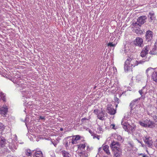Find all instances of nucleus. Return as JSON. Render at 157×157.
I'll return each instance as SVG.
<instances>
[{"instance_id": "f257e3e1", "label": "nucleus", "mask_w": 157, "mask_h": 157, "mask_svg": "<svg viewBox=\"0 0 157 157\" xmlns=\"http://www.w3.org/2000/svg\"><path fill=\"white\" fill-rule=\"evenodd\" d=\"M12 81L14 83L17 84L16 86L18 89L20 90H22V91H21V92L23 97H25L26 98H29L30 97V92L23 89L26 88V85L22 83L23 82V80L21 79L20 77H19L17 78H13Z\"/></svg>"}, {"instance_id": "f03ea898", "label": "nucleus", "mask_w": 157, "mask_h": 157, "mask_svg": "<svg viewBox=\"0 0 157 157\" xmlns=\"http://www.w3.org/2000/svg\"><path fill=\"white\" fill-rule=\"evenodd\" d=\"M144 62V61H138L136 59L128 57L125 63L124 66L125 71H128L130 70H132L133 67H134L139 64H142Z\"/></svg>"}, {"instance_id": "7ed1b4c3", "label": "nucleus", "mask_w": 157, "mask_h": 157, "mask_svg": "<svg viewBox=\"0 0 157 157\" xmlns=\"http://www.w3.org/2000/svg\"><path fill=\"white\" fill-rule=\"evenodd\" d=\"M126 115L124 116L122 119L121 124L123 126V127L125 131L127 132H133L134 131V128L129 125L127 122V117H126Z\"/></svg>"}, {"instance_id": "20e7f679", "label": "nucleus", "mask_w": 157, "mask_h": 157, "mask_svg": "<svg viewBox=\"0 0 157 157\" xmlns=\"http://www.w3.org/2000/svg\"><path fill=\"white\" fill-rule=\"evenodd\" d=\"M139 124L141 126L146 128H153L155 126L154 123L149 120L147 119L140 121Z\"/></svg>"}, {"instance_id": "39448f33", "label": "nucleus", "mask_w": 157, "mask_h": 157, "mask_svg": "<svg viewBox=\"0 0 157 157\" xmlns=\"http://www.w3.org/2000/svg\"><path fill=\"white\" fill-rule=\"evenodd\" d=\"M137 100L133 101H132L130 103V105L131 106V113H133V114L135 115L136 114H141L142 111H141V109H140L139 110H138V107H136L134 109H132V108L134 107V105H136V104Z\"/></svg>"}, {"instance_id": "423d86ee", "label": "nucleus", "mask_w": 157, "mask_h": 157, "mask_svg": "<svg viewBox=\"0 0 157 157\" xmlns=\"http://www.w3.org/2000/svg\"><path fill=\"white\" fill-rule=\"evenodd\" d=\"M113 152H120V145L119 143L117 142H113L110 145Z\"/></svg>"}, {"instance_id": "0eeeda50", "label": "nucleus", "mask_w": 157, "mask_h": 157, "mask_svg": "<svg viewBox=\"0 0 157 157\" xmlns=\"http://www.w3.org/2000/svg\"><path fill=\"white\" fill-rule=\"evenodd\" d=\"M143 140L147 145L149 147H151L153 142L151 137L148 136H146L143 138Z\"/></svg>"}, {"instance_id": "6e6552de", "label": "nucleus", "mask_w": 157, "mask_h": 157, "mask_svg": "<svg viewBox=\"0 0 157 157\" xmlns=\"http://www.w3.org/2000/svg\"><path fill=\"white\" fill-rule=\"evenodd\" d=\"M135 45L140 47L143 46V40L140 37H137L134 41Z\"/></svg>"}, {"instance_id": "1a4fd4ad", "label": "nucleus", "mask_w": 157, "mask_h": 157, "mask_svg": "<svg viewBox=\"0 0 157 157\" xmlns=\"http://www.w3.org/2000/svg\"><path fill=\"white\" fill-rule=\"evenodd\" d=\"M8 108L6 105L0 107V114L3 117H6L8 112Z\"/></svg>"}, {"instance_id": "9d476101", "label": "nucleus", "mask_w": 157, "mask_h": 157, "mask_svg": "<svg viewBox=\"0 0 157 157\" xmlns=\"http://www.w3.org/2000/svg\"><path fill=\"white\" fill-rule=\"evenodd\" d=\"M10 141V140L9 142ZM9 147L12 151H14L15 150L17 149V145L14 141H11V142H9Z\"/></svg>"}, {"instance_id": "9b49d317", "label": "nucleus", "mask_w": 157, "mask_h": 157, "mask_svg": "<svg viewBox=\"0 0 157 157\" xmlns=\"http://www.w3.org/2000/svg\"><path fill=\"white\" fill-rule=\"evenodd\" d=\"M149 49L150 46H149L145 47L141 52V56L142 57H144L147 54Z\"/></svg>"}, {"instance_id": "f8f14e48", "label": "nucleus", "mask_w": 157, "mask_h": 157, "mask_svg": "<svg viewBox=\"0 0 157 157\" xmlns=\"http://www.w3.org/2000/svg\"><path fill=\"white\" fill-rule=\"evenodd\" d=\"M147 19V17L145 16H142L139 17L137 19V24L139 25L144 24Z\"/></svg>"}, {"instance_id": "ddd939ff", "label": "nucleus", "mask_w": 157, "mask_h": 157, "mask_svg": "<svg viewBox=\"0 0 157 157\" xmlns=\"http://www.w3.org/2000/svg\"><path fill=\"white\" fill-rule=\"evenodd\" d=\"M146 37L147 41H149L151 40L153 37V33L150 30L147 31L146 33Z\"/></svg>"}, {"instance_id": "4468645a", "label": "nucleus", "mask_w": 157, "mask_h": 157, "mask_svg": "<svg viewBox=\"0 0 157 157\" xmlns=\"http://www.w3.org/2000/svg\"><path fill=\"white\" fill-rule=\"evenodd\" d=\"M72 144H75L78 143V141L80 139V136L78 135L74 136L71 137Z\"/></svg>"}, {"instance_id": "2eb2a0df", "label": "nucleus", "mask_w": 157, "mask_h": 157, "mask_svg": "<svg viewBox=\"0 0 157 157\" xmlns=\"http://www.w3.org/2000/svg\"><path fill=\"white\" fill-rule=\"evenodd\" d=\"M148 20L150 22H152L153 21H154L155 19V16L154 13L153 12L149 13L148 15Z\"/></svg>"}, {"instance_id": "dca6fc26", "label": "nucleus", "mask_w": 157, "mask_h": 157, "mask_svg": "<svg viewBox=\"0 0 157 157\" xmlns=\"http://www.w3.org/2000/svg\"><path fill=\"white\" fill-rule=\"evenodd\" d=\"M153 72H154V69L151 67L148 68L146 71V74L147 76L151 75Z\"/></svg>"}, {"instance_id": "f3484780", "label": "nucleus", "mask_w": 157, "mask_h": 157, "mask_svg": "<svg viewBox=\"0 0 157 157\" xmlns=\"http://www.w3.org/2000/svg\"><path fill=\"white\" fill-rule=\"evenodd\" d=\"M43 154L41 151L36 149L33 155V157H43Z\"/></svg>"}, {"instance_id": "a211bd4d", "label": "nucleus", "mask_w": 157, "mask_h": 157, "mask_svg": "<svg viewBox=\"0 0 157 157\" xmlns=\"http://www.w3.org/2000/svg\"><path fill=\"white\" fill-rule=\"evenodd\" d=\"M108 112L111 115H114L116 113V110L112 107L107 108Z\"/></svg>"}, {"instance_id": "6ab92c4d", "label": "nucleus", "mask_w": 157, "mask_h": 157, "mask_svg": "<svg viewBox=\"0 0 157 157\" xmlns=\"http://www.w3.org/2000/svg\"><path fill=\"white\" fill-rule=\"evenodd\" d=\"M104 113L103 111H99L98 114V117L99 119L103 120L104 119Z\"/></svg>"}, {"instance_id": "aec40b11", "label": "nucleus", "mask_w": 157, "mask_h": 157, "mask_svg": "<svg viewBox=\"0 0 157 157\" xmlns=\"http://www.w3.org/2000/svg\"><path fill=\"white\" fill-rule=\"evenodd\" d=\"M109 147L107 145H103V149L106 153L108 155H110V152L109 150Z\"/></svg>"}, {"instance_id": "412c9836", "label": "nucleus", "mask_w": 157, "mask_h": 157, "mask_svg": "<svg viewBox=\"0 0 157 157\" xmlns=\"http://www.w3.org/2000/svg\"><path fill=\"white\" fill-rule=\"evenodd\" d=\"M140 94L142 96L145 95L147 93V89L145 87H143L142 89L139 91Z\"/></svg>"}, {"instance_id": "4be33fe9", "label": "nucleus", "mask_w": 157, "mask_h": 157, "mask_svg": "<svg viewBox=\"0 0 157 157\" xmlns=\"http://www.w3.org/2000/svg\"><path fill=\"white\" fill-rule=\"evenodd\" d=\"M6 143V140L3 137H0V147H3Z\"/></svg>"}, {"instance_id": "5701e85b", "label": "nucleus", "mask_w": 157, "mask_h": 157, "mask_svg": "<svg viewBox=\"0 0 157 157\" xmlns=\"http://www.w3.org/2000/svg\"><path fill=\"white\" fill-rule=\"evenodd\" d=\"M62 154L63 157H70L71 156L70 153L65 150L62 151Z\"/></svg>"}, {"instance_id": "b1692460", "label": "nucleus", "mask_w": 157, "mask_h": 157, "mask_svg": "<svg viewBox=\"0 0 157 157\" xmlns=\"http://www.w3.org/2000/svg\"><path fill=\"white\" fill-rule=\"evenodd\" d=\"M152 78L155 82H157V72H153L152 76Z\"/></svg>"}, {"instance_id": "393cba45", "label": "nucleus", "mask_w": 157, "mask_h": 157, "mask_svg": "<svg viewBox=\"0 0 157 157\" xmlns=\"http://www.w3.org/2000/svg\"><path fill=\"white\" fill-rule=\"evenodd\" d=\"M157 49V47L154 46V48H153L152 50L149 52V54L151 55H155L157 54L156 50Z\"/></svg>"}, {"instance_id": "a878e982", "label": "nucleus", "mask_w": 157, "mask_h": 157, "mask_svg": "<svg viewBox=\"0 0 157 157\" xmlns=\"http://www.w3.org/2000/svg\"><path fill=\"white\" fill-rule=\"evenodd\" d=\"M0 97H1V98H2V100H3L4 101H5V95L2 92L0 91Z\"/></svg>"}, {"instance_id": "bb28decb", "label": "nucleus", "mask_w": 157, "mask_h": 157, "mask_svg": "<svg viewBox=\"0 0 157 157\" xmlns=\"http://www.w3.org/2000/svg\"><path fill=\"white\" fill-rule=\"evenodd\" d=\"M66 140V141L68 143L70 144L71 143L72 144V138L71 136H68L65 139Z\"/></svg>"}, {"instance_id": "cd10ccee", "label": "nucleus", "mask_w": 157, "mask_h": 157, "mask_svg": "<svg viewBox=\"0 0 157 157\" xmlns=\"http://www.w3.org/2000/svg\"><path fill=\"white\" fill-rule=\"evenodd\" d=\"M78 149H84L86 147V145L84 144H81L78 145Z\"/></svg>"}, {"instance_id": "c85d7f7f", "label": "nucleus", "mask_w": 157, "mask_h": 157, "mask_svg": "<svg viewBox=\"0 0 157 157\" xmlns=\"http://www.w3.org/2000/svg\"><path fill=\"white\" fill-rule=\"evenodd\" d=\"M25 154L27 156H31L32 154V152H31L30 149H26L25 151Z\"/></svg>"}, {"instance_id": "c756f323", "label": "nucleus", "mask_w": 157, "mask_h": 157, "mask_svg": "<svg viewBox=\"0 0 157 157\" xmlns=\"http://www.w3.org/2000/svg\"><path fill=\"white\" fill-rule=\"evenodd\" d=\"M142 135L141 134L139 133H136V140L138 141V140H139V139H142Z\"/></svg>"}, {"instance_id": "7c9ffc66", "label": "nucleus", "mask_w": 157, "mask_h": 157, "mask_svg": "<svg viewBox=\"0 0 157 157\" xmlns=\"http://www.w3.org/2000/svg\"><path fill=\"white\" fill-rule=\"evenodd\" d=\"M97 132L98 133H101L102 132V129L101 127L99 126L98 125H97Z\"/></svg>"}, {"instance_id": "2f4dec72", "label": "nucleus", "mask_w": 157, "mask_h": 157, "mask_svg": "<svg viewBox=\"0 0 157 157\" xmlns=\"http://www.w3.org/2000/svg\"><path fill=\"white\" fill-rule=\"evenodd\" d=\"M115 137L118 141H121L122 140V138L121 136L117 134H116L115 135Z\"/></svg>"}, {"instance_id": "473e14b6", "label": "nucleus", "mask_w": 157, "mask_h": 157, "mask_svg": "<svg viewBox=\"0 0 157 157\" xmlns=\"http://www.w3.org/2000/svg\"><path fill=\"white\" fill-rule=\"evenodd\" d=\"M51 142L52 144H53L55 147H56L57 144L59 142V141L58 140H51Z\"/></svg>"}, {"instance_id": "72a5a7b5", "label": "nucleus", "mask_w": 157, "mask_h": 157, "mask_svg": "<svg viewBox=\"0 0 157 157\" xmlns=\"http://www.w3.org/2000/svg\"><path fill=\"white\" fill-rule=\"evenodd\" d=\"M4 22L2 21V20H0V30H2L3 29V27L4 26Z\"/></svg>"}, {"instance_id": "f704fd0d", "label": "nucleus", "mask_w": 157, "mask_h": 157, "mask_svg": "<svg viewBox=\"0 0 157 157\" xmlns=\"http://www.w3.org/2000/svg\"><path fill=\"white\" fill-rule=\"evenodd\" d=\"M119 152H113L114 157H121Z\"/></svg>"}, {"instance_id": "c9c22d12", "label": "nucleus", "mask_w": 157, "mask_h": 157, "mask_svg": "<svg viewBox=\"0 0 157 157\" xmlns=\"http://www.w3.org/2000/svg\"><path fill=\"white\" fill-rule=\"evenodd\" d=\"M49 153L52 157H54L55 156L54 151L53 150H51L49 151Z\"/></svg>"}, {"instance_id": "e433bc0d", "label": "nucleus", "mask_w": 157, "mask_h": 157, "mask_svg": "<svg viewBox=\"0 0 157 157\" xmlns=\"http://www.w3.org/2000/svg\"><path fill=\"white\" fill-rule=\"evenodd\" d=\"M82 157H87L88 155V154L86 152H84L82 153Z\"/></svg>"}, {"instance_id": "4c0bfd02", "label": "nucleus", "mask_w": 157, "mask_h": 157, "mask_svg": "<svg viewBox=\"0 0 157 157\" xmlns=\"http://www.w3.org/2000/svg\"><path fill=\"white\" fill-rule=\"evenodd\" d=\"M89 132L91 135L92 136H93V138L94 139H95V134L93 133L92 131L90 129L89 130Z\"/></svg>"}, {"instance_id": "58836bf2", "label": "nucleus", "mask_w": 157, "mask_h": 157, "mask_svg": "<svg viewBox=\"0 0 157 157\" xmlns=\"http://www.w3.org/2000/svg\"><path fill=\"white\" fill-rule=\"evenodd\" d=\"M4 128V125L2 123L0 122V131L2 130Z\"/></svg>"}, {"instance_id": "ea45409f", "label": "nucleus", "mask_w": 157, "mask_h": 157, "mask_svg": "<svg viewBox=\"0 0 157 157\" xmlns=\"http://www.w3.org/2000/svg\"><path fill=\"white\" fill-rule=\"evenodd\" d=\"M116 44H113L112 43L109 42L108 43V45L109 46L114 47H115Z\"/></svg>"}, {"instance_id": "a19ab883", "label": "nucleus", "mask_w": 157, "mask_h": 157, "mask_svg": "<svg viewBox=\"0 0 157 157\" xmlns=\"http://www.w3.org/2000/svg\"><path fill=\"white\" fill-rule=\"evenodd\" d=\"M141 78V76L140 75H138L136 77V80L137 81H139L140 80Z\"/></svg>"}, {"instance_id": "79ce46f5", "label": "nucleus", "mask_w": 157, "mask_h": 157, "mask_svg": "<svg viewBox=\"0 0 157 157\" xmlns=\"http://www.w3.org/2000/svg\"><path fill=\"white\" fill-rule=\"evenodd\" d=\"M139 156H141L142 157H147V156L145 154L140 153L139 154Z\"/></svg>"}, {"instance_id": "37998d69", "label": "nucleus", "mask_w": 157, "mask_h": 157, "mask_svg": "<svg viewBox=\"0 0 157 157\" xmlns=\"http://www.w3.org/2000/svg\"><path fill=\"white\" fill-rule=\"evenodd\" d=\"M70 144H69L68 143H67L66 141V142L65 146L67 148H67L69 147L70 146Z\"/></svg>"}, {"instance_id": "c03bdc74", "label": "nucleus", "mask_w": 157, "mask_h": 157, "mask_svg": "<svg viewBox=\"0 0 157 157\" xmlns=\"http://www.w3.org/2000/svg\"><path fill=\"white\" fill-rule=\"evenodd\" d=\"M110 127L114 129H116V128L115 127V125L114 124H111L110 125Z\"/></svg>"}, {"instance_id": "a18cd8bd", "label": "nucleus", "mask_w": 157, "mask_h": 157, "mask_svg": "<svg viewBox=\"0 0 157 157\" xmlns=\"http://www.w3.org/2000/svg\"><path fill=\"white\" fill-rule=\"evenodd\" d=\"M81 121H82V122H84L85 121H88V119H87L86 118H82V119Z\"/></svg>"}, {"instance_id": "49530a36", "label": "nucleus", "mask_w": 157, "mask_h": 157, "mask_svg": "<svg viewBox=\"0 0 157 157\" xmlns=\"http://www.w3.org/2000/svg\"><path fill=\"white\" fill-rule=\"evenodd\" d=\"M138 142H139V143H140L141 144V146L142 147H144L145 146V145L144 144H143L141 141H140V140H138Z\"/></svg>"}, {"instance_id": "de8ad7c7", "label": "nucleus", "mask_w": 157, "mask_h": 157, "mask_svg": "<svg viewBox=\"0 0 157 157\" xmlns=\"http://www.w3.org/2000/svg\"><path fill=\"white\" fill-rule=\"evenodd\" d=\"M99 111H98V110L97 109L94 110V113L98 115V114Z\"/></svg>"}, {"instance_id": "09e8293b", "label": "nucleus", "mask_w": 157, "mask_h": 157, "mask_svg": "<svg viewBox=\"0 0 157 157\" xmlns=\"http://www.w3.org/2000/svg\"><path fill=\"white\" fill-rule=\"evenodd\" d=\"M95 138L97 139L98 140H99V139H100V136H99L95 134Z\"/></svg>"}, {"instance_id": "8fccbe9b", "label": "nucleus", "mask_w": 157, "mask_h": 157, "mask_svg": "<svg viewBox=\"0 0 157 157\" xmlns=\"http://www.w3.org/2000/svg\"><path fill=\"white\" fill-rule=\"evenodd\" d=\"M39 118L40 119L43 120L44 119V117L42 116H39Z\"/></svg>"}, {"instance_id": "3c124183", "label": "nucleus", "mask_w": 157, "mask_h": 157, "mask_svg": "<svg viewBox=\"0 0 157 157\" xmlns=\"http://www.w3.org/2000/svg\"><path fill=\"white\" fill-rule=\"evenodd\" d=\"M155 146L157 148V139L155 142Z\"/></svg>"}, {"instance_id": "603ef678", "label": "nucleus", "mask_w": 157, "mask_h": 157, "mask_svg": "<svg viewBox=\"0 0 157 157\" xmlns=\"http://www.w3.org/2000/svg\"><path fill=\"white\" fill-rule=\"evenodd\" d=\"M154 46L157 47V39L156 40V42Z\"/></svg>"}, {"instance_id": "864d4df0", "label": "nucleus", "mask_w": 157, "mask_h": 157, "mask_svg": "<svg viewBox=\"0 0 157 157\" xmlns=\"http://www.w3.org/2000/svg\"><path fill=\"white\" fill-rule=\"evenodd\" d=\"M150 57H148V58H147L146 59V60L145 61H149V59H150Z\"/></svg>"}, {"instance_id": "5fc2aeb1", "label": "nucleus", "mask_w": 157, "mask_h": 157, "mask_svg": "<svg viewBox=\"0 0 157 157\" xmlns=\"http://www.w3.org/2000/svg\"><path fill=\"white\" fill-rule=\"evenodd\" d=\"M113 70L114 71H117V69L115 67H113Z\"/></svg>"}, {"instance_id": "6e6d98bb", "label": "nucleus", "mask_w": 157, "mask_h": 157, "mask_svg": "<svg viewBox=\"0 0 157 157\" xmlns=\"http://www.w3.org/2000/svg\"><path fill=\"white\" fill-rule=\"evenodd\" d=\"M102 149V148L101 147H100L98 149V152H99Z\"/></svg>"}, {"instance_id": "4d7b16f0", "label": "nucleus", "mask_w": 157, "mask_h": 157, "mask_svg": "<svg viewBox=\"0 0 157 157\" xmlns=\"http://www.w3.org/2000/svg\"><path fill=\"white\" fill-rule=\"evenodd\" d=\"M114 100L115 101H118V99L117 98H115Z\"/></svg>"}, {"instance_id": "13d9d810", "label": "nucleus", "mask_w": 157, "mask_h": 157, "mask_svg": "<svg viewBox=\"0 0 157 157\" xmlns=\"http://www.w3.org/2000/svg\"><path fill=\"white\" fill-rule=\"evenodd\" d=\"M156 105H157L156 108H157V99L156 100Z\"/></svg>"}, {"instance_id": "bf43d9fd", "label": "nucleus", "mask_w": 157, "mask_h": 157, "mask_svg": "<svg viewBox=\"0 0 157 157\" xmlns=\"http://www.w3.org/2000/svg\"><path fill=\"white\" fill-rule=\"evenodd\" d=\"M25 124L26 125V126L27 127V123L25 122Z\"/></svg>"}, {"instance_id": "052dcab7", "label": "nucleus", "mask_w": 157, "mask_h": 157, "mask_svg": "<svg viewBox=\"0 0 157 157\" xmlns=\"http://www.w3.org/2000/svg\"><path fill=\"white\" fill-rule=\"evenodd\" d=\"M113 86H114V87H115V86H114V85H113Z\"/></svg>"}, {"instance_id": "680f3d73", "label": "nucleus", "mask_w": 157, "mask_h": 157, "mask_svg": "<svg viewBox=\"0 0 157 157\" xmlns=\"http://www.w3.org/2000/svg\"><path fill=\"white\" fill-rule=\"evenodd\" d=\"M23 143H20V144H22Z\"/></svg>"}, {"instance_id": "e2e57ef3", "label": "nucleus", "mask_w": 157, "mask_h": 157, "mask_svg": "<svg viewBox=\"0 0 157 157\" xmlns=\"http://www.w3.org/2000/svg\"><path fill=\"white\" fill-rule=\"evenodd\" d=\"M87 147V149H88V148H89L88 147Z\"/></svg>"}]
</instances>
